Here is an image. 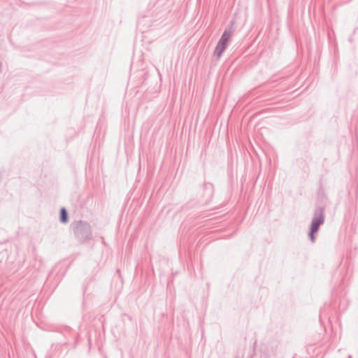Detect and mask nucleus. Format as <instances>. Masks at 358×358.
I'll return each mask as SVG.
<instances>
[{
  "instance_id": "obj_5",
  "label": "nucleus",
  "mask_w": 358,
  "mask_h": 358,
  "mask_svg": "<svg viewBox=\"0 0 358 358\" xmlns=\"http://www.w3.org/2000/svg\"><path fill=\"white\" fill-rule=\"evenodd\" d=\"M69 220L68 212L65 208H62L59 212V221L62 223H66Z\"/></svg>"
},
{
  "instance_id": "obj_2",
  "label": "nucleus",
  "mask_w": 358,
  "mask_h": 358,
  "mask_svg": "<svg viewBox=\"0 0 358 358\" xmlns=\"http://www.w3.org/2000/svg\"><path fill=\"white\" fill-rule=\"evenodd\" d=\"M325 213L324 208L318 206L315 208L313 217L310 227L308 236L312 243H315V234L318 231L320 227L324 222Z\"/></svg>"
},
{
  "instance_id": "obj_3",
  "label": "nucleus",
  "mask_w": 358,
  "mask_h": 358,
  "mask_svg": "<svg viewBox=\"0 0 358 358\" xmlns=\"http://www.w3.org/2000/svg\"><path fill=\"white\" fill-rule=\"evenodd\" d=\"M234 21H231L230 26L228 28L225 29L218 41L219 43L226 46L227 45L229 38H231L233 32L234 31Z\"/></svg>"
},
{
  "instance_id": "obj_8",
  "label": "nucleus",
  "mask_w": 358,
  "mask_h": 358,
  "mask_svg": "<svg viewBox=\"0 0 358 358\" xmlns=\"http://www.w3.org/2000/svg\"><path fill=\"white\" fill-rule=\"evenodd\" d=\"M236 358H238V357H236Z\"/></svg>"
},
{
  "instance_id": "obj_6",
  "label": "nucleus",
  "mask_w": 358,
  "mask_h": 358,
  "mask_svg": "<svg viewBox=\"0 0 358 358\" xmlns=\"http://www.w3.org/2000/svg\"><path fill=\"white\" fill-rule=\"evenodd\" d=\"M348 358H352V355H350Z\"/></svg>"
},
{
  "instance_id": "obj_7",
  "label": "nucleus",
  "mask_w": 358,
  "mask_h": 358,
  "mask_svg": "<svg viewBox=\"0 0 358 358\" xmlns=\"http://www.w3.org/2000/svg\"><path fill=\"white\" fill-rule=\"evenodd\" d=\"M162 1V0H158L157 3H159V1Z\"/></svg>"
},
{
  "instance_id": "obj_1",
  "label": "nucleus",
  "mask_w": 358,
  "mask_h": 358,
  "mask_svg": "<svg viewBox=\"0 0 358 358\" xmlns=\"http://www.w3.org/2000/svg\"><path fill=\"white\" fill-rule=\"evenodd\" d=\"M75 237L80 243H83L92 238V229L89 223L79 220L72 224Z\"/></svg>"
},
{
  "instance_id": "obj_4",
  "label": "nucleus",
  "mask_w": 358,
  "mask_h": 358,
  "mask_svg": "<svg viewBox=\"0 0 358 358\" xmlns=\"http://www.w3.org/2000/svg\"><path fill=\"white\" fill-rule=\"evenodd\" d=\"M226 48V45L218 42L215 47L214 55L217 56V59H219Z\"/></svg>"
}]
</instances>
